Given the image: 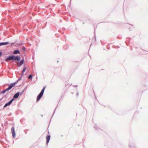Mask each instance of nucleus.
<instances>
[{
	"mask_svg": "<svg viewBox=\"0 0 148 148\" xmlns=\"http://www.w3.org/2000/svg\"><path fill=\"white\" fill-rule=\"evenodd\" d=\"M45 88H46V87L45 86L43 88V89L41 91L40 93L38 96L37 98V100H36L37 102H38V101H39V100H40V98L42 97V96L45 90Z\"/></svg>",
	"mask_w": 148,
	"mask_h": 148,
	"instance_id": "1",
	"label": "nucleus"
},
{
	"mask_svg": "<svg viewBox=\"0 0 148 148\" xmlns=\"http://www.w3.org/2000/svg\"><path fill=\"white\" fill-rule=\"evenodd\" d=\"M15 85V83H13L11 84L9 86V87L5 90L2 91L1 92L2 93H5L7 91L11 89Z\"/></svg>",
	"mask_w": 148,
	"mask_h": 148,
	"instance_id": "2",
	"label": "nucleus"
},
{
	"mask_svg": "<svg viewBox=\"0 0 148 148\" xmlns=\"http://www.w3.org/2000/svg\"><path fill=\"white\" fill-rule=\"evenodd\" d=\"M11 132H12L13 137L14 138L15 137V136L16 134H15L14 127H12L11 128Z\"/></svg>",
	"mask_w": 148,
	"mask_h": 148,
	"instance_id": "3",
	"label": "nucleus"
},
{
	"mask_svg": "<svg viewBox=\"0 0 148 148\" xmlns=\"http://www.w3.org/2000/svg\"><path fill=\"white\" fill-rule=\"evenodd\" d=\"M12 57H13V58L12 59V60H13L18 61L20 60V58L18 56H12Z\"/></svg>",
	"mask_w": 148,
	"mask_h": 148,
	"instance_id": "4",
	"label": "nucleus"
},
{
	"mask_svg": "<svg viewBox=\"0 0 148 148\" xmlns=\"http://www.w3.org/2000/svg\"><path fill=\"white\" fill-rule=\"evenodd\" d=\"M14 100L13 99H11L10 101L8 103H6L4 105V107H6L7 106L10 105L13 102V101Z\"/></svg>",
	"mask_w": 148,
	"mask_h": 148,
	"instance_id": "5",
	"label": "nucleus"
},
{
	"mask_svg": "<svg viewBox=\"0 0 148 148\" xmlns=\"http://www.w3.org/2000/svg\"><path fill=\"white\" fill-rule=\"evenodd\" d=\"M50 139V135L47 136L46 137L47 139V144H48L49 141Z\"/></svg>",
	"mask_w": 148,
	"mask_h": 148,
	"instance_id": "6",
	"label": "nucleus"
},
{
	"mask_svg": "<svg viewBox=\"0 0 148 148\" xmlns=\"http://www.w3.org/2000/svg\"><path fill=\"white\" fill-rule=\"evenodd\" d=\"M24 62V60H22L20 61L19 63H18L17 64V65H18V66H21L23 63Z\"/></svg>",
	"mask_w": 148,
	"mask_h": 148,
	"instance_id": "7",
	"label": "nucleus"
},
{
	"mask_svg": "<svg viewBox=\"0 0 148 148\" xmlns=\"http://www.w3.org/2000/svg\"><path fill=\"white\" fill-rule=\"evenodd\" d=\"M12 56H10L8 58H6L5 59V60L6 61H7L9 60H12Z\"/></svg>",
	"mask_w": 148,
	"mask_h": 148,
	"instance_id": "8",
	"label": "nucleus"
},
{
	"mask_svg": "<svg viewBox=\"0 0 148 148\" xmlns=\"http://www.w3.org/2000/svg\"><path fill=\"white\" fill-rule=\"evenodd\" d=\"M19 92H18L16 93V94H15L14 95V98H17L19 95Z\"/></svg>",
	"mask_w": 148,
	"mask_h": 148,
	"instance_id": "9",
	"label": "nucleus"
},
{
	"mask_svg": "<svg viewBox=\"0 0 148 148\" xmlns=\"http://www.w3.org/2000/svg\"><path fill=\"white\" fill-rule=\"evenodd\" d=\"M14 54H16L17 53H19L20 52L19 50H15L13 53Z\"/></svg>",
	"mask_w": 148,
	"mask_h": 148,
	"instance_id": "10",
	"label": "nucleus"
},
{
	"mask_svg": "<svg viewBox=\"0 0 148 148\" xmlns=\"http://www.w3.org/2000/svg\"><path fill=\"white\" fill-rule=\"evenodd\" d=\"M27 69V67H25L23 68V70L22 72V74H23V73L25 72V71Z\"/></svg>",
	"mask_w": 148,
	"mask_h": 148,
	"instance_id": "11",
	"label": "nucleus"
},
{
	"mask_svg": "<svg viewBox=\"0 0 148 148\" xmlns=\"http://www.w3.org/2000/svg\"><path fill=\"white\" fill-rule=\"evenodd\" d=\"M1 43L2 44V45H5L8 44L9 43L8 42H1Z\"/></svg>",
	"mask_w": 148,
	"mask_h": 148,
	"instance_id": "12",
	"label": "nucleus"
},
{
	"mask_svg": "<svg viewBox=\"0 0 148 148\" xmlns=\"http://www.w3.org/2000/svg\"><path fill=\"white\" fill-rule=\"evenodd\" d=\"M32 75H30L29 76V79H31V78H32Z\"/></svg>",
	"mask_w": 148,
	"mask_h": 148,
	"instance_id": "13",
	"label": "nucleus"
},
{
	"mask_svg": "<svg viewBox=\"0 0 148 148\" xmlns=\"http://www.w3.org/2000/svg\"><path fill=\"white\" fill-rule=\"evenodd\" d=\"M2 44L1 43V42L0 43V46H2Z\"/></svg>",
	"mask_w": 148,
	"mask_h": 148,
	"instance_id": "14",
	"label": "nucleus"
},
{
	"mask_svg": "<svg viewBox=\"0 0 148 148\" xmlns=\"http://www.w3.org/2000/svg\"><path fill=\"white\" fill-rule=\"evenodd\" d=\"M1 54H2L1 52H0V56H1Z\"/></svg>",
	"mask_w": 148,
	"mask_h": 148,
	"instance_id": "15",
	"label": "nucleus"
}]
</instances>
